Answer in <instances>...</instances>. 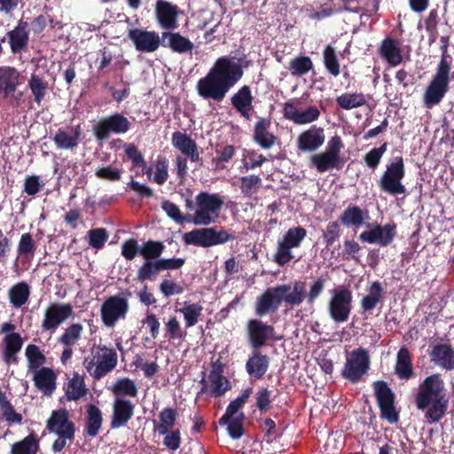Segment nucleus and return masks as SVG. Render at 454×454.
Listing matches in <instances>:
<instances>
[{"mask_svg": "<svg viewBox=\"0 0 454 454\" xmlns=\"http://www.w3.org/2000/svg\"><path fill=\"white\" fill-rule=\"evenodd\" d=\"M197 209L192 218L195 225H209L216 222L219 212L224 204L223 199L218 193L200 192L195 198Z\"/></svg>", "mask_w": 454, "mask_h": 454, "instance_id": "4", "label": "nucleus"}, {"mask_svg": "<svg viewBox=\"0 0 454 454\" xmlns=\"http://www.w3.org/2000/svg\"><path fill=\"white\" fill-rule=\"evenodd\" d=\"M89 245L95 248H102L108 239V233L105 228L91 229L87 232Z\"/></svg>", "mask_w": 454, "mask_h": 454, "instance_id": "62", "label": "nucleus"}, {"mask_svg": "<svg viewBox=\"0 0 454 454\" xmlns=\"http://www.w3.org/2000/svg\"><path fill=\"white\" fill-rule=\"evenodd\" d=\"M240 181V190L245 197H251L256 193L262 185V179L257 175L242 176Z\"/></svg>", "mask_w": 454, "mask_h": 454, "instance_id": "56", "label": "nucleus"}, {"mask_svg": "<svg viewBox=\"0 0 454 454\" xmlns=\"http://www.w3.org/2000/svg\"><path fill=\"white\" fill-rule=\"evenodd\" d=\"M40 450V440L32 431L23 439L11 445V454H37Z\"/></svg>", "mask_w": 454, "mask_h": 454, "instance_id": "39", "label": "nucleus"}, {"mask_svg": "<svg viewBox=\"0 0 454 454\" xmlns=\"http://www.w3.org/2000/svg\"><path fill=\"white\" fill-rule=\"evenodd\" d=\"M129 309L126 298L117 295L109 296L101 305V320L106 326L113 327L118 320L126 317Z\"/></svg>", "mask_w": 454, "mask_h": 454, "instance_id": "16", "label": "nucleus"}, {"mask_svg": "<svg viewBox=\"0 0 454 454\" xmlns=\"http://www.w3.org/2000/svg\"><path fill=\"white\" fill-rule=\"evenodd\" d=\"M305 282L298 280L293 286L283 284L267 288L256 297L254 314L260 317L273 314L283 302L291 307L301 305L305 300Z\"/></svg>", "mask_w": 454, "mask_h": 454, "instance_id": "3", "label": "nucleus"}, {"mask_svg": "<svg viewBox=\"0 0 454 454\" xmlns=\"http://www.w3.org/2000/svg\"><path fill=\"white\" fill-rule=\"evenodd\" d=\"M135 407V404L129 399L114 398L110 427L112 429H117L125 427L132 419Z\"/></svg>", "mask_w": 454, "mask_h": 454, "instance_id": "22", "label": "nucleus"}, {"mask_svg": "<svg viewBox=\"0 0 454 454\" xmlns=\"http://www.w3.org/2000/svg\"><path fill=\"white\" fill-rule=\"evenodd\" d=\"M166 247L162 241L149 239L141 246L140 255L144 260L161 259Z\"/></svg>", "mask_w": 454, "mask_h": 454, "instance_id": "50", "label": "nucleus"}, {"mask_svg": "<svg viewBox=\"0 0 454 454\" xmlns=\"http://www.w3.org/2000/svg\"><path fill=\"white\" fill-rule=\"evenodd\" d=\"M387 143H383L380 147L378 148H372L364 156V160L366 164V166L371 169H375L383 156V154L387 152Z\"/></svg>", "mask_w": 454, "mask_h": 454, "instance_id": "61", "label": "nucleus"}, {"mask_svg": "<svg viewBox=\"0 0 454 454\" xmlns=\"http://www.w3.org/2000/svg\"><path fill=\"white\" fill-rule=\"evenodd\" d=\"M46 429L55 434H75V424L70 419L69 411L65 408L51 411L46 420Z\"/></svg>", "mask_w": 454, "mask_h": 454, "instance_id": "19", "label": "nucleus"}, {"mask_svg": "<svg viewBox=\"0 0 454 454\" xmlns=\"http://www.w3.org/2000/svg\"><path fill=\"white\" fill-rule=\"evenodd\" d=\"M22 83L20 72L14 67H0V99L6 100L11 105L18 102L22 97V92L18 91Z\"/></svg>", "mask_w": 454, "mask_h": 454, "instance_id": "13", "label": "nucleus"}, {"mask_svg": "<svg viewBox=\"0 0 454 454\" xmlns=\"http://www.w3.org/2000/svg\"><path fill=\"white\" fill-rule=\"evenodd\" d=\"M450 73V70L443 69L442 66L436 67V73L423 95V104L426 108L432 109L441 103L449 90Z\"/></svg>", "mask_w": 454, "mask_h": 454, "instance_id": "10", "label": "nucleus"}, {"mask_svg": "<svg viewBox=\"0 0 454 454\" xmlns=\"http://www.w3.org/2000/svg\"><path fill=\"white\" fill-rule=\"evenodd\" d=\"M10 48L12 53H19L27 48L29 42L28 23L23 20L18 21L17 26L7 32Z\"/></svg>", "mask_w": 454, "mask_h": 454, "instance_id": "26", "label": "nucleus"}, {"mask_svg": "<svg viewBox=\"0 0 454 454\" xmlns=\"http://www.w3.org/2000/svg\"><path fill=\"white\" fill-rule=\"evenodd\" d=\"M213 228L195 229L186 232L183 240L187 245H194L202 247H213Z\"/></svg>", "mask_w": 454, "mask_h": 454, "instance_id": "37", "label": "nucleus"}, {"mask_svg": "<svg viewBox=\"0 0 454 454\" xmlns=\"http://www.w3.org/2000/svg\"><path fill=\"white\" fill-rule=\"evenodd\" d=\"M332 297L328 303V312L331 318L336 323L346 322L352 309L353 295L350 289L340 286L331 291Z\"/></svg>", "mask_w": 454, "mask_h": 454, "instance_id": "9", "label": "nucleus"}, {"mask_svg": "<svg viewBox=\"0 0 454 454\" xmlns=\"http://www.w3.org/2000/svg\"><path fill=\"white\" fill-rule=\"evenodd\" d=\"M369 352L363 348L354 349L347 357L341 376L351 383L361 381L370 369Z\"/></svg>", "mask_w": 454, "mask_h": 454, "instance_id": "8", "label": "nucleus"}, {"mask_svg": "<svg viewBox=\"0 0 454 454\" xmlns=\"http://www.w3.org/2000/svg\"><path fill=\"white\" fill-rule=\"evenodd\" d=\"M160 271H162V269L160 259L145 260L142 265L137 269V280L140 282L155 280Z\"/></svg>", "mask_w": 454, "mask_h": 454, "instance_id": "45", "label": "nucleus"}, {"mask_svg": "<svg viewBox=\"0 0 454 454\" xmlns=\"http://www.w3.org/2000/svg\"><path fill=\"white\" fill-rule=\"evenodd\" d=\"M327 281V276H321L315 279L309 286L308 294H305V300L308 304H313L322 294Z\"/></svg>", "mask_w": 454, "mask_h": 454, "instance_id": "60", "label": "nucleus"}, {"mask_svg": "<svg viewBox=\"0 0 454 454\" xmlns=\"http://www.w3.org/2000/svg\"><path fill=\"white\" fill-rule=\"evenodd\" d=\"M161 208L165 211L168 217L176 221L177 223H183L184 221H190V215H182L179 207L170 200H163Z\"/></svg>", "mask_w": 454, "mask_h": 454, "instance_id": "63", "label": "nucleus"}, {"mask_svg": "<svg viewBox=\"0 0 454 454\" xmlns=\"http://www.w3.org/2000/svg\"><path fill=\"white\" fill-rule=\"evenodd\" d=\"M3 361L10 365L18 364L17 354L21 350L23 339L19 333H8L4 337Z\"/></svg>", "mask_w": 454, "mask_h": 454, "instance_id": "33", "label": "nucleus"}, {"mask_svg": "<svg viewBox=\"0 0 454 454\" xmlns=\"http://www.w3.org/2000/svg\"><path fill=\"white\" fill-rule=\"evenodd\" d=\"M30 296V286L25 281L13 285L8 291L10 303L14 308H21L25 305Z\"/></svg>", "mask_w": 454, "mask_h": 454, "instance_id": "40", "label": "nucleus"}, {"mask_svg": "<svg viewBox=\"0 0 454 454\" xmlns=\"http://www.w3.org/2000/svg\"><path fill=\"white\" fill-rule=\"evenodd\" d=\"M29 372L39 371L46 363V356L35 344H28L25 350Z\"/></svg>", "mask_w": 454, "mask_h": 454, "instance_id": "46", "label": "nucleus"}, {"mask_svg": "<svg viewBox=\"0 0 454 454\" xmlns=\"http://www.w3.org/2000/svg\"><path fill=\"white\" fill-rule=\"evenodd\" d=\"M33 373V380L35 387L44 395L51 396L56 389L57 376L50 367H42Z\"/></svg>", "mask_w": 454, "mask_h": 454, "instance_id": "29", "label": "nucleus"}, {"mask_svg": "<svg viewBox=\"0 0 454 454\" xmlns=\"http://www.w3.org/2000/svg\"><path fill=\"white\" fill-rule=\"evenodd\" d=\"M398 40L387 36L382 40L379 48V54L390 66L396 67L403 62V54Z\"/></svg>", "mask_w": 454, "mask_h": 454, "instance_id": "30", "label": "nucleus"}, {"mask_svg": "<svg viewBox=\"0 0 454 454\" xmlns=\"http://www.w3.org/2000/svg\"><path fill=\"white\" fill-rule=\"evenodd\" d=\"M325 129L317 125H311L301 132L296 139V148L301 153H314L325 143Z\"/></svg>", "mask_w": 454, "mask_h": 454, "instance_id": "18", "label": "nucleus"}, {"mask_svg": "<svg viewBox=\"0 0 454 454\" xmlns=\"http://www.w3.org/2000/svg\"><path fill=\"white\" fill-rule=\"evenodd\" d=\"M253 101L254 97L248 85H243L231 98L232 106L247 121L251 119V111L254 109Z\"/></svg>", "mask_w": 454, "mask_h": 454, "instance_id": "24", "label": "nucleus"}, {"mask_svg": "<svg viewBox=\"0 0 454 454\" xmlns=\"http://www.w3.org/2000/svg\"><path fill=\"white\" fill-rule=\"evenodd\" d=\"M444 381L440 373L426 377L418 387L414 403L419 411H426L425 419L431 423L440 421L448 409Z\"/></svg>", "mask_w": 454, "mask_h": 454, "instance_id": "2", "label": "nucleus"}, {"mask_svg": "<svg viewBox=\"0 0 454 454\" xmlns=\"http://www.w3.org/2000/svg\"><path fill=\"white\" fill-rule=\"evenodd\" d=\"M82 135L81 125H76L73 129V134L69 135L62 129H59L52 140L59 149L72 150L78 145Z\"/></svg>", "mask_w": 454, "mask_h": 454, "instance_id": "38", "label": "nucleus"}, {"mask_svg": "<svg viewBox=\"0 0 454 454\" xmlns=\"http://www.w3.org/2000/svg\"><path fill=\"white\" fill-rule=\"evenodd\" d=\"M368 218L367 210H363L356 205H349L341 213L339 221L346 227L359 228Z\"/></svg>", "mask_w": 454, "mask_h": 454, "instance_id": "34", "label": "nucleus"}, {"mask_svg": "<svg viewBox=\"0 0 454 454\" xmlns=\"http://www.w3.org/2000/svg\"><path fill=\"white\" fill-rule=\"evenodd\" d=\"M270 358L259 350H254L246 363L247 372L256 379H262L269 369Z\"/></svg>", "mask_w": 454, "mask_h": 454, "instance_id": "35", "label": "nucleus"}, {"mask_svg": "<svg viewBox=\"0 0 454 454\" xmlns=\"http://www.w3.org/2000/svg\"><path fill=\"white\" fill-rule=\"evenodd\" d=\"M270 125V119L259 117L254 127L253 140L264 150L270 149L278 140V137L269 131Z\"/></svg>", "mask_w": 454, "mask_h": 454, "instance_id": "23", "label": "nucleus"}, {"mask_svg": "<svg viewBox=\"0 0 454 454\" xmlns=\"http://www.w3.org/2000/svg\"><path fill=\"white\" fill-rule=\"evenodd\" d=\"M85 426L83 434L90 438L96 437L102 427L103 413L96 404L89 403L85 411Z\"/></svg>", "mask_w": 454, "mask_h": 454, "instance_id": "32", "label": "nucleus"}, {"mask_svg": "<svg viewBox=\"0 0 454 454\" xmlns=\"http://www.w3.org/2000/svg\"><path fill=\"white\" fill-rule=\"evenodd\" d=\"M395 372L401 380H408L415 376L411 353L407 348H401L398 351Z\"/></svg>", "mask_w": 454, "mask_h": 454, "instance_id": "36", "label": "nucleus"}, {"mask_svg": "<svg viewBox=\"0 0 454 454\" xmlns=\"http://www.w3.org/2000/svg\"><path fill=\"white\" fill-rule=\"evenodd\" d=\"M168 160L165 156H159L155 165L153 181L158 184H163L168 178Z\"/></svg>", "mask_w": 454, "mask_h": 454, "instance_id": "64", "label": "nucleus"}, {"mask_svg": "<svg viewBox=\"0 0 454 454\" xmlns=\"http://www.w3.org/2000/svg\"><path fill=\"white\" fill-rule=\"evenodd\" d=\"M82 332L83 326L82 324L73 323L64 330L62 335L59 337L58 342L74 346L82 339Z\"/></svg>", "mask_w": 454, "mask_h": 454, "instance_id": "54", "label": "nucleus"}, {"mask_svg": "<svg viewBox=\"0 0 454 454\" xmlns=\"http://www.w3.org/2000/svg\"><path fill=\"white\" fill-rule=\"evenodd\" d=\"M161 46L169 48L173 52L179 54L192 52L193 43L178 32L164 31L161 34Z\"/></svg>", "mask_w": 454, "mask_h": 454, "instance_id": "27", "label": "nucleus"}, {"mask_svg": "<svg viewBox=\"0 0 454 454\" xmlns=\"http://www.w3.org/2000/svg\"><path fill=\"white\" fill-rule=\"evenodd\" d=\"M74 317V311L72 304L51 303L44 311L42 329L44 332L54 333L61 324Z\"/></svg>", "mask_w": 454, "mask_h": 454, "instance_id": "15", "label": "nucleus"}, {"mask_svg": "<svg viewBox=\"0 0 454 454\" xmlns=\"http://www.w3.org/2000/svg\"><path fill=\"white\" fill-rule=\"evenodd\" d=\"M247 334L249 344L254 350H259L269 340H278L275 327L261 319H249L247 323Z\"/></svg>", "mask_w": 454, "mask_h": 454, "instance_id": "14", "label": "nucleus"}, {"mask_svg": "<svg viewBox=\"0 0 454 454\" xmlns=\"http://www.w3.org/2000/svg\"><path fill=\"white\" fill-rule=\"evenodd\" d=\"M203 307L200 303H188L184 302L183 308L179 311L183 314L185 327L190 328L194 326L201 315Z\"/></svg>", "mask_w": 454, "mask_h": 454, "instance_id": "53", "label": "nucleus"}, {"mask_svg": "<svg viewBox=\"0 0 454 454\" xmlns=\"http://www.w3.org/2000/svg\"><path fill=\"white\" fill-rule=\"evenodd\" d=\"M323 62L327 72L333 77L340 74V65L335 51V49L328 44L323 51Z\"/></svg>", "mask_w": 454, "mask_h": 454, "instance_id": "52", "label": "nucleus"}, {"mask_svg": "<svg viewBox=\"0 0 454 454\" xmlns=\"http://www.w3.org/2000/svg\"><path fill=\"white\" fill-rule=\"evenodd\" d=\"M341 235L340 224L339 221H333L328 223L325 229L323 231V241L326 248H330L333 243L339 240Z\"/></svg>", "mask_w": 454, "mask_h": 454, "instance_id": "58", "label": "nucleus"}, {"mask_svg": "<svg viewBox=\"0 0 454 454\" xmlns=\"http://www.w3.org/2000/svg\"><path fill=\"white\" fill-rule=\"evenodd\" d=\"M376 402L380 408V418L389 424H395L399 420V412L395 407V395L387 382L376 380L372 383Z\"/></svg>", "mask_w": 454, "mask_h": 454, "instance_id": "7", "label": "nucleus"}, {"mask_svg": "<svg viewBox=\"0 0 454 454\" xmlns=\"http://www.w3.org/2000/svg\"><path fill=\"white\" fill-rule=\"evenodd\" d=\"M154 12L156 20L161 28L174 30L178 27V17L182 12L176 4L166 0H157Z\"/></svg>", "mask_w": 454, "mask_h": 454, "instance_id": "17", "label": "nucleus"}, {"mask_svg": "<svg viewBox=\"0 0 454 454\" xmlns=\"http://www.w3.org/2000/svg\"><path fill=\"white\" fill-rule=\"evenodd\" d=\"M28 88L34 96V101L40 105L44 99L48 90V82L43 77L32 74L27 83Z\"/></svg>", "mask_w": 454, "mask_h": 454, "instance_id": "49", "label": "nucleus"}, {"mask_svg": "<svg viewBox=\"0 0 454 454\" xmlns=\"http://www.w3.org/2000/svg\"><path fill=\"white\" fill-rule=\"evenodd\" d=\"M367 230L359 235V240L363 243L375 244L381 247L390 246L397 235V225L391 221L384 225L378 223L367 224Z\"/></svg>", "mask_w": 454, "mask_h": 454, "instance_id": "12", "label": "nucleus"}, {"mask_svg": "<svg viewBox=\"0 0 454 454\" xmlns=\"http://www.w3.org/2000/svg\"><path fill=\"white\" fill-rule=\"evenodd\" d=\"M310 165L316 168L318 173H325L330 169H340L345 160L341 157H336L330 153L323 152L312 154L309 158Z\"/></svg>", "mask_w": 454, "mask_h": 454, "instance_id": "31", "label": "nucleus"}, {"mask_svg": "<svg viewBox=\"0 0 454 454\" xmlns=\"http://www.w3.org/2000/svg\"><path fill=\"white\" fill-rule=\"evenodd\" d=\"M88 392L84 378L77 372L74 373L72 379L69 380L66 389V396L69 401H77L85 395Z\"/></svg>", "mask_w": 454, "mask_h": 454, "instance_id": "43", "label": "nucleus"}, {"mask_svg": "<svg viewBox=\"0 0 454 454\" xmlns=\"http://www.w3.org/2000/svg\"><path fill=\"white\" fill-rule=\"evenodd\" d=\"M171 143L176 149L179 150L192 162H198L201 160L197 143L186 133L175 131L172 134Z\"/></svg>", "mask_w": 454, "mask_h": 454, "instance_id": "25", "label": "nucleus"}, {"mask_svg": "<svg viewBox=\"0 0 454 454\" xmlns=\"http://www.w3.org/2000/svg\"><path fill=\"white\" fill-rule=\"evenodd\" d=\"M369 294L364 295L361 301V309L364 312L372 311L381 302L383 296V288L379 281H374L369 287Z\"/></svg>", "mask_w": 454, "mask_h": 454, "instance_id": "41", "label": "nucleus"}, {"mask_svg": "<svg viewBox=\"0 0 454 454\" xmlns=\"http://www.w3.org/2000/svg\"><path fill=\"white\" fill-rule=\"evenodd\" d=\"M36 250V243L33 239L31 233H23L20 239L17 247L18 255L26 258L32 259Z\"/></svg>", "mask_w": 454, "mask_h": 454, "instance_id": "55", "label": "nucleus"}, {"mask_svg": "<svg viewBox=\"0 0 454 454\" xmlns=\"http://www.w3.org/2000/svg\"><path fill=\"white\" fill-rule=\"evenodd\" d=\"M186 336V332L183 331L179 321L176 317H170L165 322V337L168 340H184Z\"/></svg>", "mask_w": 454, "mask_h": 454, "instance_id": "59", "label": "nucleus"}, {"mask_svg": "<svg viewBox=\"0 0 454 454\" xmlns=\"http://www.w3.org/2000/svg\"><path fill=\"white\" fill-rule=\"evenodd\" d=\"M429 357L436 365L451 371L454 369V348L450 344L439 343L433 347Z\"/></svg>", "mask_w": 454, "mask_h": 454, "instance_id": "28", "label": "nucleus"}, {"mask_svg": "<svg viewBox=\"0 0 454 454\" xmlns=\"http://www.w3.org/2000/svg\"><path fill=\"white\" fill-rule=\"evenodd\" d=\"M131 128V122L121 113H114L100 119L93 126V134L97 140L106 141L112 134H125Z\"/></svg>", "mask_w": 454, "mask_h": 454, "instance_id": "11", "label": "nucleus"}, {"mask_svg": "<svg viewBox=\"0 0 454 454\" xmlns=\"http://www.w3.org/2000/svg\"><path fill=\"white\" fill-rule=\"evenodd\" d=\"M93 354L92 359L85 358L84 366L91 377L100 380L116 367L118 355L114 348L106 346L98 347Z\"/></svg>", "mask_w": 454, "mask_h": 454, "instance_id": "6", "label": "nucleus"}, {"mask_svg": "<svg viewBox=\"0 0 454 454\" xmlns=\"http://www.w3.org/2000/svg\"><path fill=\"white\" fill-rule=\"evenodd\" d=\"M239 60L240 63L228 56L218 58L207 74L198 81V94L204 99L222 102L229 90L242 78L243 67H248L247 62L242 64V58Z\"/></svg>", "mask_w": 454, "mask_h": 454, "instance_id": "1", "label": "nucleus"}, {"mask_svg": "<svg viewBox=\"0 0 454 454\" xmlns=\"http://www.w3.org/2000/svg\"><path fill=\"white\" fill-rule=\"evenodd\" d=\"M112 392L114 398H124V396L137 397L138 388L136 383L129 378L119 379L113 386Z\"/></svg>", "mask_w": 454, "mask_h": 454, "instance_id": "47", "label": "nucleus"}, {"mask_svg": "<svg viewBox=\"0 0 454 454\" xmlns=\"http://www.w3.org/2000/svg\"><path fill=\"white\" fill-rule=\"evenodd\" d=\"M210 381V395L220 397L231 388L230 380L223 375H218L210 372L208 376Z\"/></svg>", "mask_w": 454, "mask_h": 454, "instance_id": "51", "label": "nucleus"}, {"mask_svg": "<svg viewBox=\"0 0 454 454\" xmlns=\"http://www.w3.org/2000/svg\"><path fill=\"white\" fill-rule=\"evenodd\" d=\"M306 235L307 231L303 227L290 228L284 235L282 242L290 248L299 247Z\"/></svg>", "mask_w": 454, "mask_h": 454, "instance_id": "57", "label": "nucleus"}, {"mask_svg": "<svg viewBox=\"0 0 454 454\" xmlns=\"http://www.w3.org/2000/svg\"><path fill=\"white\" fill-rule=\"evenodd\" d=\"M405 173L403 158L402 156L395 157L387 165L386 170L379 181L380 190L391 195L404 194L406 188L402 184V180L404 178Z\"/></svg>", "mask_w": 454, "mask_h": 454, "instance_id": "5", "label": "nucleus"}, {"mask_svg": "<svg viewBox=\"0 0 454 454\" xmlns=\"http://www.w3.org/2000/svg\"><path fill=\"white\" fill-rule=\"evenodd\" d=\"M320 114V111L316 106H309L305 110L299 111L292 99L284 103L283 106L284 118L297 125L312 123L319 119Z\"/></svg>", "mask_w": 454, "mask_h": 454, "instance_id": "21", "label": "nucleus"}, {"mask_svg": "<svg viewBox=\"0 0 454 454\" xmlns=\"http://www.w3.org/2000/svg\"><path fill=\"white\" fill-rule=\"evenodd\" d=\"M128 37L140 52H154L161 45V37L155 31L132 28L129 29Z\"/></svg>", "mask_w": 454, "mask_h": 454, "instance_id": "20", "label": "nucleus"}, {"mask_svg": "<svg viewBox=\"0 0 454 454\" xmlns=\"http://www.w3.org/2000/svg\"><path fill=\"white\" fill-rule=\"evenodd\" d=\"M313 68L312 59L309 56L300 55L289 61L288 70L293 76L301 77Z\"/></svg>", "mask_w": 454, "mask_h": 454, "instance_id": "48", "label": "nucleus"}, {"mask_svg": "<svg viewBox=\"0 0 454 454\" xmlns=\"http://www.w3.org/2000/svg\"><path fill=\"white\" fill-rule=\"evenodd\" d=\"M177 417V411L172 407L164 408L159 414L160 422L153 421L154 431L160 434H167L175 426Z\"/></svg>", "mask_w": 454, "mask_h": 454, "instance_id": "42", "label": "nucleus"}, {"mask_svg": "<svg viewBox=\"0 0 454 454\" xmlns=\"http://www.w3.org/2000/svg\"><path fill=\"white\" fill-rule=\"evenodd\" d=\"M367 103L366 96L362 92L342 93L336 98L337 106L344 110L361 107Z\"/></svg>", "mask_w": 454, "mask_h": 454, "instance_id": "44", "label": "nucleus"}]
</instances>
